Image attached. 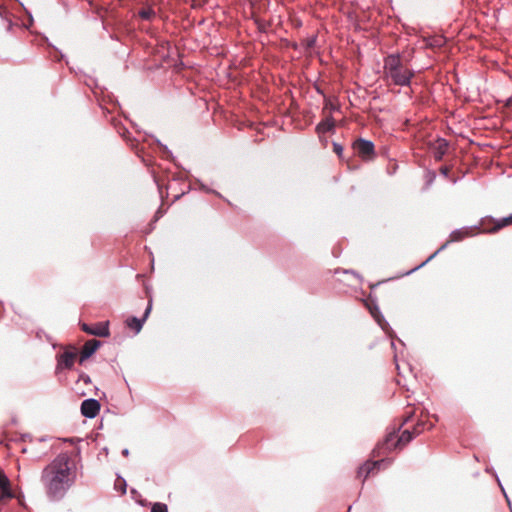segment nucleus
<instances>
[{
  "label": "nucleus",
  "instance_id": "16",
  "mask_svg": "<svg viewBox=\"0 0 512 512\" xmlns=\"http://www.w3.org/2000/svg\"><path fill=\"white\" fill-rule=\"evenodd\" d=\"M370 312L375 321L381 327V329L385 332H388V330L390 329L389 323L385 320L379 308L376 306L374 308H370Z\"/></svg>",
  "mask_w": 512,
  "mask_h": 512
},
{
  "label": "nucleus",
  "instance_id": "10",
  "mask_svg": "<svg viewBox=\"0 0 512 512\" xmlns=\"http://www.w3.org/2000/svg\"><path fill=\"white\" fill-rule=\"evenodd\" d=\"M82 330L90 335L98 336V337H107L109 336V327L108 322H99L94 326H89L88 324H82Z\"/></svg>",
  "mask_w": 512,
  "mask_h": 512
},
{
  "label": "nucleus",
  "instance_id": "20",
  "mask_svg": "<svg viewBox=\"0 0 512 512\" xmlns=\"http://www.w3.org/2000/svg\"><path fill=\"white\" fill-rule=\"evenodd\" d=\"M333 151L339 156H342L343 153V147L341 144L334 142L333 143Z\"/></svg>",
  "mask_w": 512,
  "mask_h": 512
},
{
  "label": "nucleus",
  "instance_id": "4",
  "mask_svg": "<svg viewBox=\"0 0 512 512\" xmlns=\"http://www.w3.org/2000/svg\"><path fill=\"white\" fill-rule=\"evenodd\" d=\"M512 224V214L495 220L492 217L483 218L481 220V227L483 233H495L500 229Z\"/></svg>",
  "mask_w": 512,
  "mask_h": 512
},
{
  "label": "nucleus",
  "instance_id": "1",
  "mask_svg": "<svg viewBox=\"0 0 512 512\" xmlns=\"http://www.w3.org/2000/svg\"><path fill=\"white\" fill-rule=\"evenodd\" d=\"M76 479V465L68 453L59 454L44 467L41 473V482L46 495L54 501L62 499L75 484Z\"/></svg>",
  "mask_w": 512,
  "mask_h": 512
},
{
  "label": "nucleus",
  "instance_id": "21",
  "mask_svg": "<svg viewBox=\"0 0 512 512\" xmlns=\"http://www.w3.org/2000/svg\"><path fill=\"white\" fill-rule=\"evenodd\" d=\"M79 380L83 381L85 384L91 383V379L87 374H81Z\"/></svg>",
  "mask_w": 512,
  "mask_h": 512
},
{
  "label": "nucleus",
  "instance_id": "7",
  "mask_svg": "<svg viewBox=\"0 0 512 512\" xmlns=\"http://www.w3.org/2000/svg\"><path fill=\"white\" fill-rule=\"evenodd\" d=\"M100 403L94 398L85 399L81 403V413L86 418H95L100 411Z\"/></svg>",
  "mask_w": 512,
  "mask_h": 512
},
{
  "label": "nucleus",
  "instance_id": "14",
  "mask_svg": "<svg viewBox=\"0 0 512 512\" xmlns=\"http://www.w3.org/2000/svg\"><path fill=\"white\" fill-rule=\"evenodd\" d=\"M449 147V143L444 138H439L436 141V145L434 148V158L437 161L442 160L443 156L447 153Z\"/></svg>",
  "mask_w": 512,
  "mask_h": 512
},
{
  "label": "nucleus",
  "instance_id": "11",
  "mask_svg": "<svg viewBox=\"0 0 512 512\" xmlns=\"http://www.w3.org/2000/svg\"><path fill=\"white\" fill-rule=\"evenodd\" d=\"M101 342L96 339H91L85 342L80 352V363L90 358L96 350L100 347Z\"/></svg>",
  "mask_w": 512,
  "mask_h": 512
},
{
  "label": "nucleus",
  "instance_id": "13",
  "mask_svg": "<svg viewBox=\"0 0 512 512\" xmlns=\"http://www.w3.org/2000/svg\"><path fill=\"white\" fill-rule=\"evenodd\" d=\"M13 497L10 481L4 474H0V500L10 499Z\"/></svg>",
  "mask_w": 512,
  "mask_h": 512
},
{
  "label": "nucleus",
  "instance_id": "18",
  "mask_svg": "<svg viewBox=\"0 0 512 512\" xmlns=\"http://www.w3.org/2000/svg\"><path fill=\"white\" fill-rule=\"evenodd\" d=\"M139 17L143 20H151L155 16V11L148 7L139 11Z\"/></svg>",
  "mask_w": 512,
  "mask_h": 512
},
{
  "label": "nucleus",
  "instance_id": "26",
  "mask_svg": "<svg viewBox=\"0 0 512 512\" xmlns=\"http://www.w3.org/2000/svg\"><path fill=\"white\" fill-rule=\"evenodd\" d=\"M411 414H412V413H411V412H409V415L404 419V421H403V423H402V424L406 423V422L409 420V418H410Z\"/></svg>",
  "mask_w": 512,
  "mask_h": 512
},
{
  "label": "nucleus",
  "instance_id": "17",
  "mask_svg": "<svg viewBox=\"0 0 512 512\" xmlns=\"http://www.w3.org/2000/svg\"><path fill=\"white\" fill-rule=\"evenodd\" d=\"M335 121L332 117H327L325 120L321 121L316 129L319 133H327L334 129Z\"/></svg>",
  "mask_w": 512,
  "mask_h": 512
},
{
  "label": "nucleus",
  "instance_id": "9",
  "mask_svg": "<svg viewBox=\"0 0 512 512\" xmlns=\"http://www.w3.org/2000/svg\"><path fill=\"white\" fill-rule=\"evenodd\" d=\"M151 309H152V301L150 300L149 303H148V306L147 308L145 309V312H144V315L142 318H137V317H129L127 320H126V325L135 331V333H139L143 327V324L144 322L146 321V319L148 318L150 312H151Z\"/></svg>",
  "mask_w": 512,
  "mask_h": 512
},
{
  "label": "nucleus",
  "instance_id": "8",
  "mask_svg": "<svg viewBox=\"0 0 512 512\" xmlns=\"http://www.w3.org/2000/svg\"><path fill=\"white\" fill-rule=\"evenodd\" d=\"M389 464L390 461L386 459H381L378 461H367L358 469V477H363L365 479L374 469H380L381 467H386Z\"/></svg>",
  "mask_w": 512,
  "mask_h": 512
},
{
  "label": "nucleus",
  "instance_id": "25",
  "mask_svg": "<svg viewBox=\"0 0 512 512\" xmlns=\"http://www.w3.org/2000/svg\"><path fill=\"white\" fill-rule=\"evenodd\" d=\"M122 454H123L124 456H128V455H129V450H128L127 448H126V449H124V450L122 451Z\"/></svg>",
  "mask_w": 512,
  "mask_h": 512
},
{
  "label": "nucleus",
  "instance_id": "2",
  "mask_svg": "<svg viewBox=\"0 0 512 512\" xmlns=\"http://www.w3.org/2000/svg\"><path fill=\"white\" fill-rule=\"evenodd\" d=\"M383 72L387 83L401 87L409 86L414 77V71L403 64L399 54L384 58Z\"/></svg>",
  "mask_w": 512,
  "mask_h": 512
},
{
  "label": "nucleus",
  "instance_id": "23",
  "mask_svg": "<svg viewBox=\"0 0 512 512\" xmlns=\"http://www.w3.org/2000/svg\"><path fill=\"white\" fill-rule=\"evenodd\" d=\"M440 173L445 176V177H448L449 175V168L446 167V166H443L440 168Z\"/></svg>",
  "mask_w": 512,
  "mask_h": 512
},
{
  "label": "nucleus",
  "instance_id": "24",
  "mask_svg": "<svg viewBox=\"0 0 512 512\" xmlns=\"http://www.w3.org/2000/svg\"><path fill=\"white\" fill-rule=\"evenodd\" d=\"M505 106L512 110V96L506 99Z\"/></svg>",
  "mask_w": 512,
  "mask_h": 512
},
{
  "label": "nucleus",
  "instance_id": "15",
  "mask_svg": "<svg viewBox=\"0 0 512 512\" xmlns=\"http://www.w3.org/2000/svg\"><path fill=\"white\" fill-rule=\"evenodd\" d=\"M419 424L413 428V431H410L409 429H406L402 432V434L398 437V443H399V448H402L403 446H405L407 443H409L413 437L417 434H419L421 432V430L419 429Z\"/></svg>",
  "mask_w": 512,
  "mask_h": 512
},
{
  "label": "nucleus",
  "instance_id": "3",
  "mask_svg": "<svg viewBox=\"0 0 512 512\" xmlns=\"http://www.w3.org/2000/svg\"><path fill=\"white\" fill-rule=\"evenodd\" d=\"M478 231L482 232L481 224L479 226L463 227L461 229H456V230L452 231V233L450 234V240L447 243H445L444 245H442L434 254H432L427 259L426 262H428L433 257H435V255L437 253H439L440 251L445 249L449 242H457V241H461L467 237L475 236L478 233Z\"/></svg>",
  "mask_w": 512,
  "mask_h": 512
},
{
  "label": "nucleus",
  "instance_id": "12",
  "mask_svg": "<svg viewBox=\"0 0 512 512\" xmlns=\"http://www.w3.org/2000/svg\"><path fill=\"white\" fill-rule=\"evenodd\" d=\"M75 358H76V353L75 352L65 351L58 358L57 368L58 369H63V368L70 369V368H72L73 365H74Z\"/></svg>",
  "mask_w": 512,
  "mask_h": 512
},
{
  "label": "nucleus",
  "instance_id": "6",
  "mask_svg": "<svg viewBox=\"0 0 512 512\" xmlns=\"http://www.w3.org/2000/svg\"><path fill=\"white\" fill-rule=\"evenodd\" d=\"M399 429H400V427H398L397 429L393 428L391 431L387 432L384 441L376 447V451L378 454H381L382 452H385V451H391L393 449L399 448V443H398L399 436H397V431Z\"/></svg>",
  "mask_w": 512,
  "mask_h": 512
},
{
  "label": "nucleus",
  "instance_id": "19",
  "mask_svg": "<svg viewBox=\"0 0 512 512\" xmlns=\"http://www.w3.org/2000/svg\"><path fill=\"white\" fill-rule=\"evenodd\" d=\"M151 512H168V508L166 504L163 503H155L151 508Z\"/></svg>",
  "mask_w": 512,
  "mask_h": 512
},
{
  "label": "nucleus",
  "instance_id": "22",
  "mask_svg": "<svg viewBox=\"0 0 512 512\" xmlns=\"http://www.w3.org/2000/svg\"><path fill=\"white\" fill-rule=\"evenodd\" d=\"M119 483H120V489L122 491V493H126V481L124 479H119Z\"/></svg>",
  "mask_w": 512,
  "mask_h": 512
},
{
  "label": "nucleus",
  "instance_id": "5",
  "mask_svg": "<svg viewBox=\"0 0 512 512\" xmlns=\"http://www.w3.org/2000/svg\"><path fill=\"white\" fill-rule=\"evenodd\" d=\"M353 149L364 160H370L375 155L373 142L363 138H359L353 143Z\"/></svg>",
  "mask_w": 512,
  "mask_h": 512
}]
</instances>
